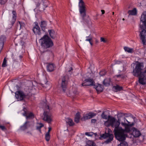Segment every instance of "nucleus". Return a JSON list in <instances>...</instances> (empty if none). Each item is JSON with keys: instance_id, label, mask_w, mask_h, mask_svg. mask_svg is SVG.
<instances>
[{"instance_id": "obj_5", "label": "nucleus", "mask_w": 146, "mask_h": 146, "mask_svg": "<svg viewBox=\"0 0 146 146\" xmlns=\"http://www.w3.org/2000/svg\"><path fill=\"white\" fill-rule=\"evenodd\" d=\"M40 40L41 46L44 48H49L53 45L52 41L47 35H44Z\"/></svg>"}, {"instance_id": "obj_31", "label": "nucleus", "mask_w": 146, "mask_h": 146, "mask_svg": "<svg viewBox=\"0 0 146 146\" xmlns=\"http://www.w3.org/2000/svg\"><path fill=\"white\" fill-rule=\"evenodd\" d=\"M43 126V125L42 123H40L39 124V125L37 126L36 127V129L38 130L41 132L40 128Z\"/></svg>"}, {"instance_id": "obj_45", "label": "nucleus", "mask_w": 146, "mask_h": 146, "mask_svg": "<svg viewBox=\"0 0 146 146\" xmlns=\"http://www.w3.org/2000/svg\"><path fill=\"white\" fill-rule=\"evenodd\" d=\"M100 41L101 42H104L105 43L106 42V40L105 38L103 37H101L100 38Z\"/></svg>"}, {"instance_id": "obj_37", "label": "nucleus", "mask_w": 146, "mask_h": 146, "mask_svg": "<svg viewBox=\"0 0 146 146\" xmlns=\"http://www.w3.org/2000/svg\"><path fill=\"white\" fill-rule=\"evenodd\" d=\"M94 134V133L92 132H86L85 133V134L88 135L89 136H92Z\"/></svg>"}, {"instance_id": "obj_64", "label": "nucleus", "mask_w": 146, "mask_h": 146, "mask_svg": "<svg viewBox=\"0 0 146 146\" xmlns=\"http://www.w3.org/2000/svg\"><path fill=\"white\" fill-rule=\"evenodd\" d=\"M145 102L146 103V99H145Z\"/></svg>"}, {"instance_id": "obj_38", "label": "nucleus", "mask_w": 146, "mask_h": 146, "mask_svg": "<svg viewBox=\"0 0 146 146\" xmlns=\"http://www.w3.org/2000/svg\"><path fill=\"white\" fill-rule=\"evenodd\" d=\"M106 72L105 70L102 71L100 72V76H103L106 74Z\"/></svg>"}, {"instance_id": "obj_3", "label": "nucleus", "mask_w": 146, "mask_h": 146, "mask_svg": "<svg viewBox=\"0 0 146 146\" xmlns=\"http://www.w3.org/2000/svg\"><path fill=\"white\" fill-rule=\"evenodd\" d=\"M127 114L122 113H118L117 114L118 121L119 123H121L122 125L125 127V130L127 132L130 131V127H132L134 123H132L130 124V122L126 119L125 117H127Z\"/></svg>"}, {"instance_id": "obj_32", "label": "nucleus", "mask_w": 146, "mask_h": 146, "mask_svg": "<svg viewBox=\"0 0 146 146\" xmlns=\"http://www.w3.org/2000/svg\"><path fill=\"white\" fill-rule=\"evenodd\" d=\"M128 144L125 141L122 142L119 144L118 145V146H127Z\"/></svg>"}, {"instance_id": "obj_60", "label": "nucleus", "mask_w": 146, "mask_h": 146, "mask_svg": "<svg viewBox=\"0 0 146 146\" xmlns=\"http://www.w3.org/2000/svg\"><path fill=\"white\" fill-rule=\"evenodd\" d=\"M3 47L1 46H0V48L2 49L3 48Z\"/></svg>"}, {"instance_id": "obj_46", "label": "nucleus", "mask_w": 146, "mask_h": 146, "mask_svg": "<svg viewBox=\"0 0 146 146\" xmlns=\"http://www.w3.org/2000/svg\"><path fill=\"white\" fill-rule=\"evenodd\" d=\"M87 38L89 37V39H86V41H89V42H90L91 41V40H92V38L90 37L89 36H87L86 37Z\"/></svg>"}, {"instance_id": "obj_11", "label": "nucleus", "mask_w": 146, "mask_h": 146, "mask_svg": "<svg viewBox=\"0 0 146 146\" xmlns=\"http://www.w3.org/2000/svg\"><path fill=\"white\" fill-rule=\"evenodd\" d=\"M15 96L18 100L21 101L23 100L24 98L27 97V96L25 95L22 91H19L15 93Z\"/></svg>"}, {"instance_id": "obj_25", "label": "nucleus", "mask_w": 146, "mask_h": 146, "mask_svg": "<svg viewBox=\"0 0 146 146\" xmlns=\"http://www.w3.org/2000/svg\"><path fill=\"white\" fill-rule=\"evenodd\" d=\"M110 79H106L103 81V84L104 86H108L110 85Z\"/></svg>"}, {"instance_id": "obj_13", "label": "nucleus", "mask_w": 146, "mask_h": 146, "mask_svg": "<svg viewBox=\"0 0 146 146\" xmlns=\"http://www.w3.org/2000/svg\"><path fill=\"white\" fill-rule=\"evenodd\" d=\"M26 109L25 108L23 109V111H24L23 115L26 116L27 119H32L34 117V114L32 112H29L26 111Z\"/></svg>"}, {"instance_id": "obj_12", "label": "nucleus", "mask_w": 146, "mask_h": 146, "mask_svg": "<svg viewBox=\"0 0 146 146\" xmlns=\"http://www.w3.org/2000/svg\"><path fill=\"white\" fill-rule=\"evenodd\" d=\"M44 117L43 119L47 121L48 123H50L52 121L51 115L48 111H44L43 113Z\"/></svg>"}, {"instance_id": "obj_4", "label": "nucleus", "mask_w": 146, "mask_h": 146, "mask_svg": "<svg viewBox=\"0 0 146 146\" xmlns=\"http://www.w3.org/2000/svg\"><path fill=\"white\" fill-rule=\"evenodd\" d=\"M113 132L116 139L119 141L125 140L127 136L125 131L121 127H118L114 128Z\"/></svg>"}, {"instance_id": "obj_34", "label": "nucleus", "mask_w": 146, "mask_h": 146, "mask_svg": "<svg viewBox=\"0 0 146 146\" xmlns=\"http://www.w3.org/2000/svg\"><path fill=\"white\" fill-rule=\"evenodd\" d=\"M88 114L89 115L90 118L93 117L96 115V114L95 113L91 112H89Z\"/></svg>"}, {"instance_id": "obj_59", "label": "nucleus", "mask_w": 146, "mask_h": 146, "mask_svg": "<svg viewBox=\"0 0 146 146\" xmlns=\"http://www.w3.org/2000/svg\"><path fill=\"white\" fill-rule=\"evenodd\" d=\"M19 57L21 59L23 57V56L21 55H20V56H19Z\"/></svg>"}, {"instance_id": "obj_49", "label": "nucleus", "mask_w": 146, "mask_h": 146, "mask_svg": "<svg viewBox=\"0 0 146 146\" xmlns=\"http://www.w3.org/2000/svg\"><path fill=\"white\" fill-rule=\"evenodd\" d=\"M121 62L120 61H118V60H115V64H119L121 63Z\"/></svg>"}, {"instance_id": "obj_2", "label": "nucleus", "mask_w": 146, "mask_h": 146, "mask_svg": "<svg viewBox=\"0 0 146 146\" xmlns=\"http://www.w3.org/2000/svg\"><path fill=\"white\" fill-rule=\"evenodd\" d=\"M141 21L142 24H141L140 27L142 31L140 33V38L143 45L146 42V11L144 12L141 16Z\"/></svg>"}, {"instance_id": "obj_28", "label": "nucleus", "mask_w": 146, "mask_h": 146, "mask_svg": "<svg viewBox=\"0 0 146 146\" xmlns=\"http://www.w3.org/2000/svg\"><path fill=\"white\" fill-rule=\"evenodd\" d=\"M124 49L125 51L129 53H131L133 52V48H130L127 47H124Z\"/></svg>"}, {"instance_id": "obj_39", "label": "nucleus", "mask_w": 146, "mask_h": 146, "mask_svg": "<svg viewBox=\"0 0 146 146\" xmlns=\"http://www.w3.org/2000/svg\"><path fill=\"white\" fill-rule=\"evenodd\" d=\"M104 124L105 126H106L107 127H108L110 126V124L109 121L108 120L107 121H106L104 122Z\"/></svg>"}, {"instance_id": "obj_55", "label": "nucleus", "mask_w": 146, "mask_h": 146, "mask_svg": "<svg viewBox=\"0 0 146 146\" xmlns=\"http://www.w3.org/2000/svg\"><path fill=\"white\" fill-rule=\"evenodd\" d=\"M90 44L91 45V46H92L93 45V43H92V42H91V41L90 42Z\"/></svg>"}, {"instance_id": "obj_8", "label": "nucleus", "mask_w": 146, "mask_h": 146, "mask_svg": "<svg viewBox=\"0 0 146 146\" xmlns=\"http://www.w3.org/2000/svg\"><path fill=\"white\" fill-rule=\"evenodd\" d=\"M60 80L61 81L60 88L62 90V92H64L67 89L68 84V81L66 76H64L62 77Z\"/></svg>"}, {"instance_id": "obj_44", "label": "nucleus", "mask_w": 146, "mask_h": 146, "mask_svg": "<svg viewBox=\"0 0 146 146\" xmlns=\"http://www.w3.org/2000/svg\"><path fill=\"white\" fill-rule=\"evenodd\" d=\"M80 113L79 112H77L76 114L75 118L80 119Z\"/></svg>"}, {"instance_id": "obj_40", "label": "nucleus", "mask_w": 146, "mask_h": 146, "mask_svg": "<svg viewBox=\"0 0 146 146\" xmlns=\"http://www.w3.org/2000/svg\"><path fill=\"white\" fill-rule=\"evenodd\" d=\"M7 1L8 0H0V4L4 5L7 2Z\"/></svg>"}, {"instance_id": "obj_23", "label": "nucleus", "mask_w": 146, "mask_h": 146, "mask_svg": "<svg viewBox=\"0 0 146 146\" xmlns=\"http://www.w3.org/2000/svg\"><path fill=\"white\" fill-rule=\"evenodd\" d=\"M13 14V16L12 17V21H11V24L12 25H13L16 21L17 17V14L16 12L15 11H12Z\"/></svg>"}, {"instance_id": "obj_30", "label": "nucleus", "mask_w": 146, "mask_h": 146, "mask_svg": "<svg viewBox=\"0 0 146 146\" xmlns=\"http://www.w3.org/2000/svg\"><path fill=\"white\" fill-rule=\"evenodd\" d=\"M83 118L84 120L90 119V117L88 113L84 115L83 118H81V119L82 120Z\"/></svg>"}, {"instance_id": "obj_16", "label": "nucleus", "mask_w": 146, "mask_h": 146, "mask_svg": "<svg viewBox=\"0 0 146 146\" xmlns=\"http://www.w3.org/2000/svg\"><path fill=\"white\" fill-rule=\"evenodd\" d=\"M94 87L96 89L98 92H102L104 88L103 85L99 84H98L96 85L94 84Z\"/></svg>"}, {"instance_id": "obj_43", "label": "nucleus", "mask_w": 146, "mask_h": 146, "mask_svg": "<svg viewBox=\"0 0 146 146\" xmlns=\"http://www.w3.org/2000/svg\"><path fill=\"white\" fill-rule=\"evenodd\" d=\"M42 3L44 7H45V8L47 7L48 5L46 3H47V1L45 0H42Z\"/></svg>"}, {"instance_id": "obj_62", "label": "nucleus", "mask_w": 146, "mask_h": 146, "mask_svg": "<svg viewBox=\"0 0 146 146\" xmlns=\"http://www.w3.org/2000/svg\"><path fill=\"white\" fill-rule=\"evenodd\" d=\"M95 136H96L97 135V134L96 133H94V134Z\"/></svg>"}, {"instance_id": "obj_56", "label": "nucleus", "mask_w": 146, "mask_h": 146, "mask_svg": "<svg viewBox=\"0 0 146 146\" xmlns=\"http://www.w3.org/2000/svg\"><path fill=\"white\" fill-rule=\"evenodd\" d=\"M71 69L68 70V72H70L71 71V70H72V67H71V68H70Z\"/></svg>"}, {"instance_id": "obj_26", "label": "nucleus", "mask_w": 146, "mask_h": 146, "mask_svg": "<svg viewBox=\"0 0 146 146\" xmlns=\"http://www.w3.org/2000/svg\"><path fill=\"white\" fill-rule=\"evenodd\" d=\"M66 122L70 126H73L74 124L72 120L69 118H68L66 119Z\"/></svg>"}, {"instance_id": "obj_29", "label": "nucleus", "mask_w": 146, "mask_h": 146, "mask_svg": "<svg viewBox=\"0 0 146 146\" xmlns=\"http://www.w3.org/2000/svg\"><path fill=\"white\" fill-rule=\"evenodd\" d=\"M106 111H103L102 113L101 116L104 119H107L108 118V116L105 113Z\"/></svg>"}, {"instance_id": "obj_14", "label": "nucleus", "mask_w": 146, "mask_h": 146, "mask_svg": "<svg viewBox=\"0 0 146 146\" xmlns=\"http://www.w3.org/2000/svg\"><path fill=\"white\" fill-rule=\"evenodd\" d=\"M85 82L81 84L82 86H92L94 85V82L92 79L88 78L87 79L85 80Z\"/></svg>"}, {"instance_id": "obj_1", "label": "nucleus", "mask_w": 146, "mask_h": 146, "mask_svg": "<svg viewBox=\"0 0 146 146\" xmlns=\"http://www.w3.org/2000/svg\"><path fill=\"white\" fill-rule=\"evenodd\" d=\"M132 73L135 76L138 77V81L139 84L142 85L146 84V69L144 70L143 63L137 62Z\"/></svg>"}, {"instance_id": "obj_36", "label": "nucleus", "mask_w": 146, "mask_h": 146, "mask_svg": "<svg viewBox=\"0 0 146 146\" xmlns=\"http://www.w3.org/2000/svg\"><path fill=\"white\" fill-rule=\"evenodd\" d=\"M85 146H96L94 144V142L93 141H90L89 144H87Z\"/></svg>"}, {"instance_id": "obj_54", "label": "nucleus", "mask_w": 146, "mask_h": 146, "mask_svg": "<svg viewBox=\"0 0 146 146\" xmlns=\"http://www.w3.org/2000/svg\"><path fill=\"white\" fill-rule=\"evenodd\" d=\"M95 41H96V43H98V41L97 39Z\"/></svg>"}, {"instance_id": "obj_15", "label": "nucleus", "mask_w": 146, "mask_h": 146, "mask_svg": "<svg viewBox=\"0 0 146 146\" xmlns=\"http://www.w3.org/2000/svg\"><path fill=\"white\" fill-rule=\"evenodd\" d=\"M133 130L132 134L135 137H138L141 135V133L135 127H133L132 129Z\"/></svg>"}, {"instance_id": "obj_21", "label": "nucleus", "mask_w": 146, "mask_h": 146, "mask_svg": "<svg viewBox=\"0 0 146 146\" xmlns=\"http://www.w3.org/2000/svg\"><path fill=\"white\" fill-rule=\"evenodd\" d=\"M6 40V37L4 36H1L0 37V46L3 47Z\"/></svg>"}, {"instance_id": "obj_6", "label": "nucleus", "mask_w": 146, "mask_h": 146, "mask_svg": "<svg viewBox=\"0 0 146 146\" xmlns=\"http://www.w3.org/2000/svg\"><path fill=\"white\" fill-rule=\"evenodd\" d=\"M79 11L83 20L84 21V17L86 16V7L85 6L84 3L82 0H80L79 4Z\"/></svg>"}, {"instance_id": "obj_50", "label": "nucleus", "mask_w": 146, "mask_h": 146, "mask_svg": "<svg viewBox=\"0 0 146 146\" xmlns=\"http://www.w3.org/2000/svg\"><path fill=\"white\" fill-rule=\"evenodd\" d=\"M48 131L46 133L50 134V132L51 130L52 129H51V127H49L48 128Z\"/></svg>"}, {"instance_id": "obj_52", "label": "nucleus", "mask_w": 146, "mask_h": 146, "mask_svg": "<svg viewBox=\"0 0 146 146\" xmlns=\"http://www.w3.org/2000/svg\"><path fill=\"white\" fill-rule=\"evenodd\" d=\"M101 11L102 12V14H104L105 13V11L104 10H101Z\"/></svg>"}, {"instance_id": "obj_47", "label": "nucleus", "mask_w": 146, "mask_h": 146, "mask_svg": "<svg viewBox=\"0 0 146 146\" xmlns=\"http://www.w3.org/2000/svg\"><path fill=\"white\" fill-rule=\"evenodd\" d=\"M80 119H79L75 117L74 121L76 123H78L79 122V121Z\"/></svg>"}, {"instance_id": "obj_63", "label": "nucleus", "mask_w": 146, "mask_h": 146, "mask_svg": "<svg viewBox=\"0 0 146 146\" xmlns=\"http://www.w3.org/2000/svg\"><path fill=\"white\" fill-rule=\"evenodd\" d=\"M112 14H113V15H114V12H112Z\"/></svg>"}, {"instance_id": "obj_7", "label": "nucleus", "mask_w": 146, "mask_h": 146, "mask_svg": "<svg viewBox=\"0 0 146 146\" xmlns=\"http://www.w3.org/2000/svg\"><path fill=\"white\" fill-rule=\"evenodd\" d=\"M101 137L104 139H106L104 141V143L106 144H108L111 142L113 141L114 137L113 135L109 133H105L104 134H103L101 135Z\"/></svg>"}, {"instance_id": "obj_24", "label": "nucleus", "mask_w": 146, "mask_h": 146, "mask_svg": "<svg viewBox=\"0 0 146 146\" xmlns=\"http://www.w3.org/2000/svg\"><path fill=\"white\" fill-rule=\"evenodd\" d=\"M112 89L115 92H117L120 91L122 90V87L118 85H117L116 86H113Z\"/></svg>"}, {"instance_id": "obj_51", "label": "nucleus", "mask_w": 146, "mask_h": 146, "mask_svg": "<svg viewBox=\"0 0 146 146\" xmlns=\"http://www.w3.org/2000/svg\"><path fill=\"white\" fill-rule=\"evenodd\" d=\"M122 76V75H120V74L117 75H116L115 76L117 78L121 77Z\"/></svg>"}, {"instance_id": "obj_58", "label": "nucleus", "mask_w": 146, "mask_h": 146, "mask_svg": "<svg viewBox=\"0 0 146 146\" xmlns=\"http://www.w3.org/2000/svg\"><path fill=\"white\" fill-rule=\"evenodd\" d=\"M17 40V38H15V42H16Z\"/></svg>"}, {"instance_id": "obj_41", "label": "nucleus", "mask_w": 146, "mask_h": 146, "mask_svg": "<svg viewBox=\"0 0 146 146\" xmlns=\"http://www.w3.org/2000/svg\"><path fill=\"white\" fill-rule=\"evenodd\" d=\"M19 44L22 46L23 48V47H25V42L23 41L22 40H21L20 41Z\"/></svg>"}, {"instance_id": "obj_22", "label": "nucleus", "mask_w": 146, "mask_h": 146, "mask_svg": "<svg viewBox=\"0 0 146 146\" xmlns=\"http://www.w3.org/2000/svg\"><path fill=\"white\" fill-rule=\"evenodd\" d=\"M127 13L129 15H136L137 13L136 9L134 8L132 10H129Z\"/></svg>"}, {"instance_id": "obj_53", "label": "nucleus", "mask_w": 146, "mask_h": 146, "mask_svg": "<svg viewBox=\"0 0 146 146\" xmlns=\"http://www.w3.org/2000/svg\"><path fill=\"white\" fill-rule=\"evenodd\" d=\"M40 5V3L39 2L37 3V7H39Z\"/></svg>"}, {"instance_id": "obj_33", "label": "nucleus", "mask_w": 146, "mask_h": 146, "mask_svg": "<svg viewBox=\"0 0 146 146\" xmlns=\"http://www.w3.org/2000/svg\"><path fill=\"white\" fill-rule=\"evenodd\" d=\"M45 139L47 141H48L50 139V134L46 133L45 135Z\"/></svg>"}, {"instance_id": "obj_10", "label": "nucleus", "mask_w": 146, "mask_h": 146, "mask_svg": "<svg viewBox=\"0 0 146 146\" xmlns=\"http://www.w3.org/2000/svg\"><path fill=\"white\" fill-rule=\"evenodd\" d=\"M35 25L34 26L32 30L34 33L36 35H40L41 34V30L38 25V22H36L34 23Z\"/></svg>"}, {"instance_id": "obj_18", "label": "nucleus", "mask_w": 146, "mask_h": 146, "mask_svg": "<svg viewBox=\"0 0 146 146\" xmlns=\"http://www.w3.org/2000/svg\"><path fill=\"white\" fill-rule=\"evenodd\" d=\"M47 68L49 72H52L54 71L55 68V65L53 63H47Z\"/></svg>"}, {"instance_id": "obj_48", "label": "nucleus", "mask_w": 146, "mask_h": 146, "mask_svg": "<svg viewBox=\"0 0 146 146\" xmlns=\"http://www.w3.org/2000/svg\"><path fill=\"white\" fill-rule=\"evenodd\" d=\"M96 120L95 119H92L91 120L92 123H95L96 122Z\"/></svg>"}, {"instance_id": "obj_9", "label": "nucleus", "mask_w": 146, "mask_h": 146, "mask_svg": "<svg viewBox=\"0 0 146 146\" xmlns=\"http://www.w3.org/2000/svg\"><path fill=\"white\" fill-rule=\"evenodd\" d=\"M108 119L109 121L110 126L112 127H114V128H115L118 127H119V123L118 121H116L115 118L109 115Z\"/></svg>"}, {"instance_id": "obj_20", "label": "nucleus", "mask_w": 146, "mask_h": 146, "mask_svg": "<svg viewBox=\"0 0 146 146\" xmlns=\"http://www.w3.org/2000/svg\"><path fill=\"white\" fill-rule=\"evenodd\" d=\"M48 32L50 36L52 38L54 39L56 37V33L54 30H49Z\"/></svg>"}, {"instance_id": "obj_57", "label": "nucleus", "mask_w": 146, "mask_h": 146, "mask_svg": "<svg viewBox=\"0 0 146 146\" xmlns=\"http://www.w3.org/2000/svg\"><path fill=\"white\" fill-rule=\"evenodd\" d=\"M46 108H47L48 109H49V106L48 105L46 107Z\"/></svg>"}, {"instance_id": "obj_42", "label": "nucleus", "mask_w": 146, "mask_h": 146, "mask_svg": "<svg viewBox=\"0 0 146 146\" xmlns=\"http://www.w3.org/2000/svg\"><path fill=\"white\" fill-rule=\"evenodd\" d=\"M0 129L3 131H5L6 130V128L4 125H0Z\"/></svg>"}, {"instance_id": "obj_35", "label": "nucleus", "mask_w": 146, "mask_h": 146, "mask_svg": "<svg viewBox=\"0 0 146 146\" xmlns=\"http://www.w3.org/2000/svg\"><path fill=\"white\" fill-rule=\"evenodd\" d=\"M7 60L6 59V58H5L4 59L2 64V67H5L7 66L6 65Z\"/></svg>"}, {"instance_id": "obj_61", "label": "nucleus", "mask_w": 146, "mask_h": 146, "mask_svg": "<svg viewBox=\"0 0 146 146\" xmlns=\"http://www.w3.org/2000/svg\"><path fill=\"white\" fill-rule=\"evenodd\" d=\"M2 50V49L0 48V53H1V51Z\"/></svg>"}, {"instance_id": "obj_19", "label": "nucleus", "mask_w": 146, "mask_h": 146, "mask_svg": "<svg viewBox=\"0 0 146 146\" xmlns=\"http://www.w3.org/2000/svg\"><path fill=\"white\" fill-rule=\"evenodd\" d=\"M40 26L42 30L44 32H45L46 29L47 22L44 21H41L40 22Z\"/></svg>"}, {"instance_id": "obj_17", "label": "nucleus", "mask_w": 146, "mask_h": 146, "mask_svg": "<svg viewBox=\"0 0 146 146\" xmlns=\"http://www.w3.org/2000/svg\"><path fill=\"white\" fill-rule=\"evenodd\" d=\"M31 123L30 121H27L20 127V129L21 130H24L27 129L31 126Z\"/></svg>"}, {"instance_id": "obj_27", "label": "nucleus", "mask_w": 146, "mask_h": 146, "mask_svg": "<svg viewBox=\"0 0 146 146\" xmlns=\"http://www.w3.org/2000/svg\"><path fill=\"white\" fill-rule=\"evenodd\" d=\"M25 24L22 22L19 21L17 24V27H20V29H22L23 27H25Z\"/></svg>"}]
</instances>
